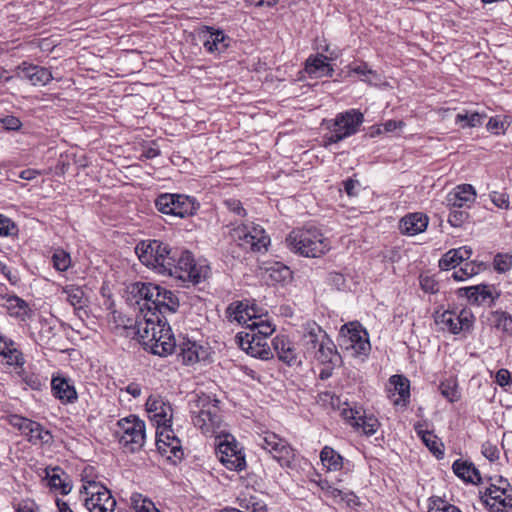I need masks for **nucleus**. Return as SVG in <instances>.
Wrapping results in <instances>:
<instances>
[{"instance_id":"31","label":"nucleus","mask_w":512,"mask_h":512,"mask_svg":"<svg viewBox=\"0 0 512 512\" xmlns=\"http://www.w3.org/2000/svg\"><path fill=\"white\" fill-rule=\"evenodd\" d=\"M339 358L336 346L333 341L326 335L324 341L316 350V354L312 356V360H316L321 364H334Z\"/></svg>"},{"instance_id":"57","label":"nucleus","mask_w":512,"mask_h":512,"mask_svg":"<svg viewBox=\"0 0 512 512\" xmlns=\"http://www.w3.org/2000/svg\"><path fill=\"white\" fill-rule=\"evenodd\" d=\"M420 286L426 293L434 294L438 291V283L430 276H420Z\"/></svg>"},{"instance_id":"49","label":"nucleus","mask_w":512,"mask_h":512,"mask_svg":"<svg viewBox=\"0 0 512 512\" xmlns=\"http://www.w3.org/2000/svg\"><path fill=\"white\" fill-rule=\"evenodd\" d=\"M270 278L278 283H284L291 279L292 273L291 270L284 265H279L276 263L275 266L270 268Z\"/></svg>"},{"instance_id":"13","label":"nucleus","mask_w":512,"mask_h":512,"mask_svg":"<svg viewBox=\"0 0 512 512\" xmlns=\"http://www.w3.org/2000/svg\"><path fill=\"white\" fill-rule=\"evenodd\" d=\"M168 291L166 288L152 283H136L133 287V292L144 301L141 309L146 308L148 316H152L153 313L159 315Z\"/></svg>"},{"instance_id":"21","label":"nucleus","mask_w":512,"mask_h":512,"mask_svg":"<svg viewBox=\"0 0 512 512\" xmlns=\"http://www.w3.org/2000/svg\"><path fill=\"white\" fill-rule=\"evenodd\" d=\"M497 484H491L489 487L485 489L482 493L481 499L485 503V505L489 508V510L494 507H499L496 505L497 502L501 501L503 497H505L509 492H512V488L507 480L500 478Z\"/></svg>"},{"instance_id":"26","label":"nucleus","mask_w":512,"mask_h":512,"mask_svg":"<svg viewBox=\"0 0 512 512\" xmlns=\"http://www.w3.org/2000/svg\"><path fill=\"white\" fill-rule=\"evenodd\" d=\"M19 69H21L23 73V78L30 81L34 86H44L53 79L51 71L45 67L23 62L22 65L19 66Z\"/></svg>"},{"instance_id":"55","label":"nucleus","mask_w":512,"mask_h":512,"mask_svg":"<svg viewBox=\"0 0 512 512\" xmlns=\"http://www.w3.org/2000/svg\"><path fill=\"white\" fill-rule=\"evenodd\" d=\"M52 261L55 269L61 272L66 271L71 265L70 255L63 250L56 251L52 256Z\"/></svg>"},{"instance_id":"58","label":"nucleus","mask_w":512,"mask_h":512,"mask_svg":"<svg viewBox=\"0 0 512 512\" xmlns=\"http://www.w3.org/2000/svg\"><path fill=\"white\" fill-rule=\"evenodd\" d=\"M499 507H494L491 512H512V491L509 492L503 499L496 503Z\"/></svg>"},{"instance_id":"22","label":"nucleus","mask_w":512,"mask_h":512,"mask_svg":"<svg viewBox=\"0 0 512 512\" xmlns=\"http://www.w3.org/2000/svg\"><path fill=\"white\" fill-rule=\"evenodd\" d=\"M460 296H464L473 305L494 303V298L489 286L487 285H475L470 287H463L458 290Z\"/></svg>"},{"instance_id":"20","label":"nucleus","mask_w":512,"mask_h":512,"mask_svg":"<svg viewBox=\"0 0 512 512\" xmlns=\"http://www.w3.org/2000/svg\"><path fill=\"white\" fill-rule=\"evenodd\" d=\"M273 349L282 362L286 363L289 366H295L301 364V359L295 351V347L289 341V339L284 336H276L272 340Z\"/></svg>"},{"instance_id":"14","label":"nucleus","mask_w":512,"mask_h":512,"mask_svg":"<svg viewBox=\"0 0 512 512\" xmlns=\"http://www.w3.org/2000/svg\"><path fill=\"white\" fill-rule=\"evenodd\" d=\"M259 336V334L253 332H239L236 335V341L240 348L247 354L262 360H267L273 357V354L267 339Z\"/></svg>"},{"instance_id":"1","label":"nucleus","mask_w":512,"mask_h":512,"mask_svg":"<svg viewBox=\"0 0 512 512\" xmlns=\"http://www.w3.org/2000/svg\"><path fill=\"white\" fill-rule=\"evenodd\" d=\"M138 335L144 349L158 356H167L176 349V342L167 319L156 313L145 315V321L138 324Z\"/></svg>"},{"instance_id":"16","label":"nucleus","mask_w":512,"mask_h":512,"mask_svg":"<svg viewBox=\"0 0 512 512\" xmlns=\"http://www.w3.org/2000/svg\"><path fill=\"white\" fill-rule=\"evenodd\" d=\"M146 410L150 418L157 422L158 426L171 424L173 417L172 406L160 395H150L146 401Z\"/></svg>"},{"instance_id":"35","label":"nucleus","mask_w":512,"mask_h":512,"mask_svg":"<svg viewBox=\"0 0 512 512\" xmlns=\"http://www.w3.org/2000/svg\"><path fill=\"white\" fill-rule=\"evenodd\" d=\"M390 384L394 386L395 392L398 394V398L394 399V404L405 405L410 397V383L407 378L401 375H393L390 378Z\"/></svg>"},{"instance_id":"62","label":"nucleus","mask_w":512,"mask_h":512,"mask_svg":"<svg viewBox=\"0 0 512 512\" xmlns=\"http://www.w3.org/2000/svg\"><path fill=\"white\" fill-rule=\"evenodd\" d=\"M225 206L233 213L239 216H245L246 212L242 203L237 199H227L224 201Z\"/></svg>"},{"instance_id":"33","label":"nucleus","mask_w":512,"mask_h":512,"mask_svg":"<svg viewBox=\"0 0 512 512\" xmlns=\"http://www.w3.org/2000/svg\"><path fill=\"white\" fill-rule=\"evenodd\" d=\"M458 318L452 311L446 310L442 313H436L435 323L443 331H449L453 334H458L462 331L461 325H458Z\"/></svg>"},{"instance_id":"30","label":"nucleus","mask_w":512,"mask_h":512,"mask_svg":"<svg viewBox=\"0 0 512 512\" xmlns=\"http://www.w3.org/2000/svg\"><path fill=\"white\" fill-rule=\"evenodd\" d=\"M421 424L415 425V431L418 436L422 439L426 447L436 456L437 459L444 457V445L439 438L432 432L423 430Z\"/></svg>"},{"instance_id":"34","label":"nucleus","mask_w":512,"mask_h":512,"mask_svg":"<svg viewBox=\"0 0 512 512\" xmlns=\"http://www.w3.org/2000/svg\"><path fill=\"white\" fill-rule=\"evenodd\" d=\"M320 459L328 471H339L343 468V457L332 447L325 446L320 453Z\"/></svg>"},{"instance_id":"60","label":"nucleus","mask_w":512,"mask_h":512,"mask_svg":"<svg viewBox=\"0 0 512 512\" xmlns=\"http://www.w3.org/2000/svg\"><path fill=\"white\" fill-rule=\"evenodd\" d=\"M10 423L18 428L23 434L28 430L29 425L33 426V421L18 415L11 417Z\"/></svg>"},{"instance_id":"46","label":"nucleus","mask_w":512,"mask_h":512,"mask_svg":"<svg viewBox=\"0 0 512 512\" xmlns=\"http://www.w3.org/2000/svg\"><path fill=\"white\" fill-rule=\"evenodd\" d=\"M439 390L442 396L445 397L449 402L458 401L460 398L458 386L454 380H446L441 382L439 385Z\"/></svg>"},{"instance_id":"12","label":"nucleus","mask_w":512,"mask_h":512,"mask_svg":"<svg viewBox=\"0 0 512 512\" xmlns=\"http://www.w3.org/2000/svg\"><path fill=\"white\" fill-rule=\"evenodd\" d=\"M234 237L240 240V246L255 252L267 250L270 238L265 230L254 223L243 224L234 229Z\"/></svg>"},{"instance_id":"47","label":"nucleus","mask_w":512,"mask_h":512,"mask_svg":"<svg viewBox=\"0 0 512 512\" xmlns=\"http://www.w3.org/2000/svg\"><path fill=\"white\" fill-rule=\"evenodd\" d=\"M179 308V300L172 291H168L166 300L162 305L159 316L162 319H167V315L174 314Z\"/></svg>"},{"instance_id":"24","label":"nucleus","mask_w":512,"mask_h":512,"mask_svg":"<svg viewBox=\"0 0 512 512\" xmlns=\"http://www.w3.org/2000/svg\"><path fill=\"white\" fill-rule=\"evenodd\" d=\"M428 226V217L422 213H411L400 220V231L408 236L422 233Z\"/></svg>"},{"instance_id":"44","label":"nucleus","mask_w":512,"mask_h":512,"mask_svg":"<svg viewBox=\"0 0 512 512\" xmlns=\"http://www.w3.org/2000/svg\"><path fill=\"white\" fill-rule=\"evenodd\" d=\"M130 501L136 512H160L150 499L140 493L132 494Z\"/></svg>"},{"instance_id":"6","label":"nucleus","mask_w":512,"mask_h":512,"mask_svg":"<svg viewBox=\"0 0 512 512\" xmlns=\"http://www.w3.org/2000/svg\"><path fill=\"white\" fill-rule=\"evenodd\" d=\"M159 212L171 217L185 218L193 215L199 208L194 198L183 194H161L155 200Z\"/></svg>"},{"instance_id":"23","label":"nucleus","mask_w":512,"mask_h":512,"mask_svg":"<svg viewBox=\"0 0 512 512\" xmlns=\"http://www.w3.org/2000/svg\"><path fill=\"white\" fill-rule=\"evenodd\" d=\"M51 388L53 395L62 403H74L78 396L75 387L71 384L70 380L56 376L51 380Z\"/></svg>"},{"instance_id":"25","label":"nucleus","mask_w":512,"mask_h":512,"mask_svg":"<svg viewBox=\"0 0 512 512\" xmlns=\"http://www.w3.org/2000/svg\"><path fill=\"white\" fill-rule=\"evenodd\" d=\"M157 445L159 450L163 451L164 453L170 452L176 458H181L183 455L180 440L170 429V424L163 426V430L159 433Z\"/></svg>"},{"instance_id":"48","label":"nucleus","mask_w":512,"mask_h":512,"mask_svg":"<svg viewBox=\"0 0 512 512\" xmlns=\"http://www.w3.org/2000/svg\"><path fill=\"white\" fill-rule=\"evenodd\" d=\"M481 270V265L473 262L466 263L464 267L460 268L458 271H455L452 277L456 281H464L469 277H472L478 274Z\"/></svg>"},{"instance_id":"32","label":"nucleus","mask_w":512,"mask_h":512,"mask_svg":"<svg viewBox=\"0 0 512 512\" xmlns=\"http://www.w3.org/2000/svg\"><path fill=\"white\" fill-rule=\"evenodd\" d=\"M226 313L230 321H236L249 328L251 316H249L248 304L239 301L233 302L228 306Z\"/></svg>"},{"instance_id":"4","label":"nucleus","mask_w":512,"mask_h":512,"mask_svg":"<svg viewBox=\"0 0 512 512\" xmlns=\"http://www.w3.org/2000/svg\"><path fill=\"white\" fill-rule=\"evenodd\" d=\"M175 249L168 243L153 239L140 242L135 251L143 265L164 276L165 272L171 270Z\"/></svg>"},{"instance_id":"5","label":"nucleus","mask_w":512,"mask_h":512,"mask_svg":"<svg viewBox=\"0 0 512 512\" xmlns=\"http://www.w3.org/2000/svg\"><path fill=\"white\" fill-rule=\"evenodd\" d=\"M364 121L363 114L356 109L338 113L334 120L328 122L329 133L324 135V146L338 143L357 133Z\"/></svg>"},{"instance_id":"38","label":"nucleus","mask_w":512,"mask_h":512,"mask_svg":"<svg viewBox=\"0 0 512 512\" xmlns=\"http://www.w3.org/2000/svg\"><path fill=\"white\" fill-rule=\"evenodd\" d=\"M494 328L507 336L512 335V317L505 311H494L491 315Z\"/></svg>"},{"instance_id":"2","label":"nucleus","mask_w":512,"mask_h":512,"mask_svg":"<svg viewBox=\"0 0 512 512\" xmlns=\"http://www.w3.org/2000/svg\"><path fill=\"white\" fill-rule=\"evenodd\" d=\"M218 404V399L205 393L196 395L190 402L192 421L204 434L222 432V418Z\"/></svg>"},{"instance_id":"27","label":"nucleus","mask_w":512,"mask_h":512,"mask_svg":"<svg viewBox=\"0 0 512 512\" xmlns=\"http://www.w3.org/2000/svg\"><path fill=\"white\" fill-rule=\"evenodd\" d=\"M207 355V350L196 342L184 340L179 344V356L186 365H192L204 360Z\"/></svg>"},{"instance_id":"28","label":"nucleus","mask_w":512,"mask_h":512,"mask_svg":"<svg viewBox=\"0 0 512 512\" xmlns=\"http://www.w3.org/2000/svg\"><path fill=\"white\" fill-rule=\"evenodd\" d=\"M327 61L328 57L323 54L310 56L306 60L305 70L309 75H314L315 77L332 76L334 69Z\"/></svg>"},{"instance_id":"19","label":"nucleus","mask_w":512,"mask_h":512,"mask_svg":"<svg viewBox=\"0 0 512 512\" xmlns=\"http://www.w3.org/2000/svg\"><path fill=\"white\" fill-rule=\"evenodd\" d=\"M326 335L322 328L315 323L308 325L301 338V346L306 359L312 360V356L316 354V350L324 341Z\"/></svg>"},{"instance_id":"63","label":"nucleus","mask_w":512,"mask_h":512,"mask_svg":"<svg viewBox=\"0 0 512 512\" xmlns=\"http://www.w3.org/2000/svg\"><path fill=\"white\" fill-rule=\"evenodd\" d=\"M511 375L510 372L507 369H500L497 371L495 375V382L501 386L504 387L510 383Z\"/></svg>"},{"instance_id":"29","label":"nucleus","mask_w":512,"mask_h":512,"mask_svg":"<svg viewBox=\"0 0 512 512\" xmlns=\"http://www.w3.org/2000/svg\"><path fill=\"white\" fill-rule=\"evenodd\" d=\"M452 470L465 482L477 484L481 481L480 472L471 462L457 459L452 465Z\"/></svg>"},{"instance_id":"11","label":"nucleus","mask_w":512,"mask_h":512,"mask_svg":"<svg viewBox=\"0 0 512 512\" xmlns=\"http://www.w3.org/2000/svg\"><path fill=\"white\" fill-rule=\"evenodd\" d=\"M81 494H85V506L90 512H113L116 506V500L111 492L103 485L89 481L84 485Z\"/></svg>"},{"instance_id":"39","label":"nucleus","mask_w":512,"mask_h":512,"mask_svg":"<svg viewBox=\"0 0 512 512\" xmlns=\"http://www.w3.org/2000/svg\"><path fill=\"white\" fill-rule=\"evenodd\" d=\"M4 306L7 307L11 316L24 317L28 314L27 303L16 295L4 296Z\"/></svg>"},{"instance_id":"43","label":"nucleus","mask_w":512,"mask_h":512,"mask_svg":"<svg viewBox=\"0 0 512 512\" xmlns=\"http://www.w3.org/2000/svg\"><path fill=\"white\" fill-rule=\"evenodd\" d=\"M60 472L62 471L59 467H54L51 474L47 471L48 484L52 489H60L61 494L66 495L72 486L61 478Z\"/></svg>"},{"instance_id":"17","label":"nucleus","mask_w":512,"mask_h":512,"mask_svg":"<svg viewBox=\"0 0 512 512\" xmlns=\"http://www.w3.org/2000/svg\"><path fill=\"white\" fill-rule=\"evenodd\" d=\"M218 455L220 461L230 470L241 471L246 466L245 456L236 444L220 443Z\"/></svg>"},{"instance_id":"18","label":"nucleus","mask_w":512,"mask_h":512,"mask_svg":"<svg viewBox=\"0 0 512 512\" xmlns=\"http://www.w3.org/2000/svg\"><path fill=\"white\" fill-rule=\"evenodd\" d=\"M476 199V191L470 184L458 185L446 196V205L449 208H470Z\"/></svg>"},{"instance_id":"61","label":"nucleus","mask_w":512,"mask_h":512,"mask_svg":"<svg viewBox=\"0 0 512 512\" xmlns=\"http://www.w3.org/2000/svg\"><path fill=\"white\" fill-rule=\"evenodd\" d=\"M482 454L489 460V461H495L499 458V450L498 448L489 443L486 442L482 445Z\"/></svg>"},{"instance_id":"7","label":"nucleus","mask_w":512,"mask_h":512,"mask_svg":"<svg viewBox=\"0 0 512 512\" xmlns=\"http://www.w3.org/2000/svg\"><path fill=\"white\" fill-rule=\"evenodd\" d=\"M174 256L171 261V270L165 272L164 276L193 283H199L205 277L203 267H197L191 252L176 248Z\"/></svg>"},{"instance_id":"42","label":"nucleus","mask_w":512,"mask_h":512,"mask_svg":"<svg viewBox=\"0 0 512 512\" xmlns=\"http://www.w3.org/2000/svg\"><path fill=\"white\" fill-rule=\"evenodd\" d=\"M357 418L358 422H352V426L361 428L366 435H373L376 433L379 427V422L374 416H367L362 412Z\"/></svg>"},{"instance_id":"64","label":"nucleus","mask_w":512,"mask_h":512,"mask_svg":"<svg viewBox=\"0 0 512 512\" xmlns=\"http://www.w3.org/2000/svg\"><path fill=\"white\" fill-rule=\"evenodd\" d=\"M17 512H40V509L34 501L23 500L19 503Z\"/></svg>"},{"instance_id":"53","label":"nucleus","mask_w":512,"mask_h":512,"mask_svg":"<svg viewBox=\"0 0 512 512\" xmlns=\"http://www.w3.org/2000/svg\"><path fill=\"white\" fill-rule=\"evenodd\" d=\"M428 512H461L456 506L437 497L431 498Z\"/></svg>"},{"instance_id":"59","label":"nucleus","mask_w":512,"mask_h":512,"mask_svg":"<svg viewBox=\"0 0 512 512\" xmlns=\"http://www.w3.org/2000/svg\"><path fill=\"white\" fill-rule=\"evenodd\" d=\"M490 198L498 208L507 209L509 207V197L505 193L492 192Z\"/></svg>"},{"instance_id":"10","label":"nucleus","mask_w":512,"mask_h":512,"mask_svg":"<svg viewBox=\"0 0 512 512\" xmlns=\"http://www.w3.org/2000/svg\"><path fill=\"white\" fill-rule=\"evenodd\" d=\"M339 345L355 357L367 355L371 349L367 332L353 322L341 327Z\"/></svg>"},{"instance_id":"36","label":"nucleus","mask_w":512,"mask_h":512,"mask_svg":"<svg viewBox=\"0 0 512 512\" xmlns=\"http://www.w3.org/2000/svg\"><path fill=\"white\" fill-rule=\"evenodd\" d=\"M24 435L28 441L33 444H48L52 442V435L48 430H45L38 422L33 421V426L29 425L28 430Z\"/></svg>"},{"instance_id":"51","label":"nucleus","mask_w":512,"mask_h":512,"mask_svg":"<svg viewBox=\"0 0 512 512\" xmlns=\"http://www.w3.org/2000/svg\"><path fill=\"white\" fill-rule=\"evenodd\" d=\"M483 118H484V116L477 112H474L470 115H468L467 113H465V114L458 113L456 115L455 121L457 124L465 122V124L462 125V127H471L472 128V127H478V126L482 125Z\"/></svg>"},{"instance_id":"3","label":"nucleus","mask_w":512,"mask_h":512,"mask_svg":"<svg viewBox=\"0 0 512 512\" xmlns=\"http://www.w3.org/2000/svg\"><path fill=\"white\" fill-rule=\"evenodd\" d=\"M288 247L304 257H320L330 249L329 240L317 228L296 229L286 238Z\"/></svg>"},{"instance_id":"9","label":"nucleus","mask_w":512,"mask_h":512,"mask_svg":"<svg viewBox=\"0 0 512 512\" xmlns=\"http://www.w3.org/2000/svg\"><path fill=\"white\" fill-rule=\"evenodd\" d=\"M257 444L266 450L281 467H291L295 459V451L283 438L273 432L258 435Z\"/></svg>"},{"instance_id":"15","label":"nucleus","mask_w":512,"mask_h":512,"mask_svg":"<svg viewBox=\"0 0 512 512\" xmlns=\"http://www.w3.org/2000/svg\"><path fill=\"white\" fill-rule=\"evenodd\" d=\"M198 38L207 53L212 55L218 56L230 47V37L224 31L210 26H203L198 32Z\"/></svg>"},{"instance_id":"54","label":"nucleus","mask_w":512,"mask_h":512,"mask_svg":"<svg viewBox=\"0 0 512 512\" xmlns=\"http://www.w3.org/2000/svg\"><path fill=\"white\" fill-rule=\"evenodd\" d=\"M428 512H461L456 506L437 497L431 498Z\"/></svg>"},{"instance_id":"45","label":"nucleus","mask_w":512,"mask_h":512,"mask_svg":"<svg viewBox=\"0 0 512 512\" xmlns=\"http://www.w3.org/2000/svg\"><path fill=\"white\" fill-rule=\"evenodd\" d=\"M460 250L451 249L446 252L442 258L439 260V267L441 270H449L451 268H455L462 262V258L460 256Z\"/></svg>"},{"instance_id":"50","label":"nucleus","mask_w":512,"mask_h":512,"mask_svg":"<svg viewBox=\"0 0 512 512\" xmlns=\"http://www.w3.org/2000/svg\"><path fill=\"white\" fill-rule=\"evenodd\" d=\"M493 267L498 273H506L512 268V255L497 253L494 256Z\"/></svg>"},{"instance_id":"56","label":"nucleus","mask_w":512,"mask_h":512,"mask_svg":"<svg viewBox=\"0 0 512 512\" xmlns=\"http://www.w3.org/2000/svg\"><path fill=\"white\" fill-rule=\"evenodd\" d=\"M456 316L458 318L457 323L458 325H461L462 331L469 330L472 327L474 316L469 310L462 309L458 315L456 314Z\"/></svg>"},{"instance_id":"41","label":"nucleus","mask_w":512,"mask_h":512,"mask_svg":"<svg viewBox=\"0 0 512 512\" xmlns=\"http://www.w3.org/2000/svg\"><path fill=\"white\" fill-rule=\"evenodd\" d=\"M249 331L255 334H259V337L268 338L275 331V326L270 322V320L266 317H260L259 320H253V322L249 323Z\"/></svg>"},{"instance_id":"37","label":"nucleus","mask_w":512,"mask_h":512,"mask_svg":"<svg viewBox=\"0 0 512 512\" xmlns=\"http://www.w3.org/2000/svg\"><path fill=\"white\" fill-rule=\"evenodd\" d=\"M0 355L6 360L7 364L15 366H23L24 358L20 351L13 347V341L5 338L1 344Z\"/></svg>"},{"instance_id":"8","label":"nucleus","mask_w":512,"mask_h":512,"mask_svg":"<svg viewBox=\"0 0 512 512\" xmlns=\"http://www.w3.org/2000/svg\"><path fill=\"white\" fill-rule=\"evenodd\" d=\"M115 431L119 443L129 452L139 450L145 441V424L136 416L120 419Z\"/></svg>"},{"instance_id":"52","label":"nucleus","mask_w":512,"mask_h":512,"mask_svg":"<svg viewBox=\"0 0 512 512\" xmlns=\"http://www.w3.org/2000/svg\"><path fill=\"white\" fill-rule=\"evenodd\" d=\"M469 218V213L465 208H450L448 222L453 227H461Z\"/></svg>"},{"instance_id":"40","label":"nucleus","mask_w":512,"mask_h":512,"mask_svg":"<svg viewBox=\"0 0 512 512\" xmlns=\"http://www.w3.org/2000/svg\"><path fill=\"white\" fill-rule=\"evenodd\" d=\"M62 294L66 295V300L75 308L81 309L86 305V298L82 288L75 285H68L62 289Z\"/></svg>"}]
</instances>
